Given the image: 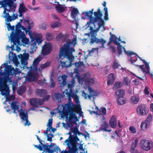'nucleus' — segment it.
<instances>
[{"label":"nucleus","mask_w":153,"mask_h":153,"mask_svg":"<svg viewBox=\"0 0 153 153\" xmlns=\"http://www.w3.org/2000/svg\"><path fill=\"white\" fill-rule=\"evenodd\" d=\"M77 43V39L76 37L72 39H68L67 40L66 43L63 45V47L60 49L59 54V58L63 59L66 58L68 60L69 64L67 65L66 63L68 61H60V64L62 67L68 68L72 65V61L74 59V57L72 53L75 51V49L73 47H70V46L72 45L75 47Z\"/></svg>","instance_id":"1"},{"label":"nucleus","mask_w":153,"mask_h":153,"mask_svg":"<svg viewBox=\"0 0 153 153\" xmlns=\"http://www.w3.org/2000/svg\"><path fill=\"white\" fill-rule=\"evenodd\" d=\"M58 112L61 115L62 118H65L69 120L70 123L72 125L76 123L74 119L78 120L77 116L74 112L77 113L81 111V108L79 105H76L73 106V104L71 102H69L67 103L59 105Z\"/></svg>","instance_id":"2"},{"label":"nucleus","mask_w":153,"mask_h":153,"mask_svg":"<svg viewBox=\"0 0 153 153\" xmlns=\"http://www.w3.org/2000/svg\"><path fill=\"white\" fill-rule=\"evenodd\" d=\"M3 67H5L3 73L0 71V91L2 95L6 96L9 94L10 90L7 83L11 82L9 78L10 75H13L14 68L10 65H8L7 63H4Z\"/></svg>","instance_id":"3"},{"label":"nucleus","mask_w":153,"mask_h":153,"mask_svg":"<svg viewBox=\"0 0 153 153\" xmlns=\"http://www.w3.org/2000/svg\"><path fill=\"white\" fill-rule=\"evenodd\" d=\"M24 22L26 23L28 25L27 27H24L21 24L20 22L18 23L16 26L15 32L14 33L15 42L14 44L16 45L19 43L21 39H24L25 38V35L23 32L19 29L22 28L26 32H30L31 28L34 26V23L33 20L29 17L25 18L24 20Z\"/></svg>","instance_id":"4"},{"label":"nucleus","mask_w":153,"mask_h":153,"mask_svg":"<svg viewBox=\"0 0 153 153\" xmlns=\"http://www.w3.org/2000/svg\"><path fill=\"white\" fill-rule=\"evenodd\" d=\"M93 9H92L89 11L85 12V18L89 19V21L87 23L88 27H90L91 23L94 24L97 22L98 19L101 18L102 16V13L100 8L98 9L97 12L93 13Z\"/></svg>","instance_id":"5"},{"label":"nucleus","mask_w":153,"mask_h":153,"mask_svg":"<svg viewBox=\"0 0 153 153\" xmlns=\"http://www.w3.org/2000/svg\"><path fill=\"white\" fill-rule=\"evenodd\" d=\"M68 134L70 135L69 137L65 140V142L68 143V146L70 153H76L78 150L77 147L76 142L79 141V139L77 135L73 136L70 132H69Z\"/></svg>","instance_id":"6"},{"label":"nucleus","mask_w":153,"mask_h":153,"mask_svg":"<svg viewBox=\"0 0 153 153\" xmlns=\"http://www.w3.org/2000/svg\"><path fill=\"white\" fill-rule=\"evenodd\" d=\"M89 27L90 31V33L87 34L89 37L91 35L89 39L90 44H101L102 46H103L105 44L106 41L102 38L99 39L96 37L97 32L98 30V28L94 30L91 27Z\"/></svg>","instance_id":"7"},{"label":"nucleus","mask_w":153,"mask_h":153,"mask_svg":"<svg viewBox=\"0 0 153 153\" xmlns=\"http://www.w3.org/2000/svg\"><path fill=\"white\" fill-rule=\"evenodd\" d=\"M91 76L90 74L87 73L83 75V76L81 77L79 79V81H81V83L85 81V84L87 85L89 87L90 85H93L94 82L95 81L92 78H89Z\"/></svg>","instance_id":"8"},{"label":"nucleus","mask_w":153,"mask_h":153,"mask_svg":"<svg viewBox=\"0 0 153 153\" xmlns=\"http://www.w3.org/2000/svg\"><path fill=\"white\" fill-rule=\"evenodd\" d=\"M141 148L145 151H148L152 147V142L147 140H143L140 141Z\"/></svg>","instance_id":"9"},{"label":"nucleus","mask_w":153,"mask_h":153,"mask_svg":"<svg viewBox=\"0 0 153 153\" xmlns=\"http://www.w3.org/2000/svg\"><path fill=\"white\" fill-rule=\"evenodd\" d=\"M53 146L52 144H51L50 145H49L48 143L47 144H44L43 145L44 151L46 152H48V153H53L54 152H58V151L59 152L61 151L60 148L58 146H55L53 149H51V148Z\"/></svg>","instance_id":"10"},{"label":"nucleus","mask_w":153,"mask_h":153,"mask_svg":"<svg viewBox=\"0 0 153 153\" xmlns=\"http://www.w3.org/2000/svg\"><path fill=\"white\" fill-rule=\"evenodd\" d=\"M38 73L34 71H30L27 73L26 79L28 81H36L38 79Z\"/></svg>","instance_id":"11"},{"label":"nucleus","mask_w":153,"mask_h":153,"mask_svg":"<svg viewBox=\"0 0 153 153\" xmlns=\"http://www.w3.org/2000/svg\"><path fill=\"white\" fill-rule=\"evenodd\" d=\"M148 110L147 107L144 104H141L138 105L137 109V112L138 114L141 115H145L148 113Z\"/></svg>","instance_id":"12"},{"label":"nucleus","mask_w":153,"mask_h":153,"mask_svg":"<svg viewBox=\"0 0 153 153\" xmlns=\"http://www.w3.org/2000/svg\"><path fill=\"white\" fill-rule=\"evenodd\" d=\"M68 83L67 85L68 88L69 89V92L68 91V89H66L65 91H64L63 94H65V95L67 96H70L71 94L73 93H72V88L74 86L75 81L74 78H72L71 80L68 82Z\"/></svg>","instance_id":"13"},{"label":"nucleus","mask_w":153,"mask_h":153,"mask_svg":"<svg viewBox=\"0 0 153 153\" xmlns=\"http://www.w3.org/2000/svg\"><path fill=\"white\" fill-rule=\"evenodd\" d=\"M52 50V47L50 43L45 44L42 48V54L44 56L47 55L51 52Z\"/></svg>","instance_id":"14"},{"label":"nucleus","mask_w":153,"mask_h":153,"mask_svg":"<svg viewBox=\"0 0 153 153\" xmlns=\"http://www.w3.org/2000/svg\"><path fill=\"white\" fill-rule=\"evenodd\" d=\"M13 4V0H4L2 1H0V5H1V7H3L4 9L3 13H5L6 11L7 6L10 7Z\"/></svg>","instance_id":"15"},{"label":"nucleus","mask_w":153,"mask_h":153,"mask_svg":"<svg viewBox=\"0 0 153 153\" xmlns=\"http://www.w3.org/2000/svg\"><path fill=\"white\" fill-rule=\"evenodd\" d=\"M7 25L8 30L9 31L10 30H12V32L10 34V39L11 42H13L14 44V42H15V36H14L15 33L14 32L15 26H11L10 22L7 23Z\"/></svg>","instance_id":"16"},{"label":"nucleus","mask_w":153,"mask_h":153,"mask_svg":"<svg viewBox=\"0 0 153 153\" xmlns=\"http://www.w3.org/2000/svg\"><path fill=\"white\" fill-rule=\"evenodd\" d=\"M138 142V139H136L134 141L132 142L130 150V152L131 153H143L141 151L139 152L138 150L136 149Z\"/></svg>","instance_id":"17"},{"label":"nucleus","mask_w":153,"mask_h":153,"mask_svg":"<svg viewBox=\"0 0 153 153\" xmlns=\"http://www.w3.org/2000/svg\"><path fill=\"white\" fill-rule=\"evenodd\" d=\"M116 77L113 73H110L108 76L107 85H112L114 82Z\"/></svg>","instance_id":"18"},{"label":"nucleus","mask_w":153,"mask_h":153,"mask_svg":"<svg viewBox=\"0 0 153 153\" xmlns=\"http://www.w3.org/2000/svg\"><path fill=\"white\" fill-rule=\"evenodd\" d=\"M39 36V38H36V39L33 38L31 39L32 43L33 44L31 45H33V47L34 48L35 46L36 45V43H37L39 45L40 44L42 41V40L41 39V38L42 37V35L40 34H38Z\"/></svg>","instance_id":"19"},{"label":"nucleus","mask_w":153,"mask_h":153,"mask_svg":"<svg viewBox=\"0 0 153 153\" xmlns=\"http://www.w3.org/2000/svg\"><path fill=\"white\" fill-rule=\"evenodd\" d=\"M16 101H13L11 103V107L12 110H13V113L17 114V112L19 111V105L17 104Z\"/></svg>","instance_id":"20"},{"label":"nucleus","mask_w":153,"mask_h":153,"mask_svg":"<svg viewBox=\"0 0 153 153\" xmlns=\"http://www.w3.org/2000/svg\"><path fill=\"white\" fill-rule=\"evenodd\" d=\"M19 116L21 119L22 120V121H24L25 119L28 118L27 112L25 111L24 110H22V108L20 109Z\"/></svg>","instance_id":"21"},{"label":"nucleus","mask_w":153,"mask_h":153,"mask_svg":"<svg viewBox=\"0 0 153 153\" xmlns=\"http://www.w3.org/2000/svg\"><path fill=\"white\" fill-rule=\"evenodd\" d=\"M115 45H117V51L118 54L119 56L122 54L123 50L125 52L126 51L125 48L123 47V46L120 45V43L115 42Z\"/></svg>","instance_id":"22"},{"label":"nucleus","mask_w":153,"mask_h":153,"mask_svg":"<svg viewBox=\"0 0 153 153\" xmlns=\"http://www.w3.org/2000/svg\"><path fill=\"white\" fill-rule=\"evenodd\" d=\"M67 77L68 76L65 74H64L62 76L61 78L62 81L59 83L60 84L59 85L60 87H61L62 88L63 87H64L65 86L67 85Z\"/></svg>","instance_id":"23"},{"label":"nucleus","mask_w":153,"mask_h":153,"mask_svg":"<svg viewBox=\"0 0 153 153\" xmlns=\"http://www.w3.org/2000/svg\"><path fill=\"white\" fill-rule=\"evenodd\" d=\"M36 92V95L40 97H44L47 94V91L43 89H37Z\"/></svg>","instance_id":"24"},{"label":"nucleus","mask_w":153,"mask_h":153,"mask_svg":"<svg viewBox=\"0 0 153 153\" xmlns=\"http://www.w3.org/2000/svg\"><path fill=\"white\" fill-rule=\"evenodd\" d=\"M126 101V100L124 97H117V102L119 105H123L125 104Z\"/></svg>","instance_id":"25"},{"label":"nucleus","mask_w":153,"mask_h":153,"mask_svg":"<svg viewBox=\"0 0 153 153\" xmlns=\"http://www.w3.org/2000/svg\"><path fill=\"white\" fill-rule=\"evenodd\" d=\"M42 59V58L41 57L39 56L37 58L35 59L33 62V66L34 68L35 69L36 71H37L38 68H37V65L40 62Z\"/></svg>","instance_id":"26"},{"label":"nucleus","mask_w":153,"mask_h":153,"mask_svg":"<svg viewBox=\"0 0 153 153\" xmlns=\"http://www.w3.org/2000/svg\"><path fill=\"white\" fill-rule=\"evenodd\" d=\"M26 90V88L24 85L21 86L17 90V93L18 95H21L23 94Z\"/></svg>","instance_id":"27"},{"label":"nucleus","mask_w":153,"mask_h":153,"mask_svg":"<svg viewBox=\"0 0 153 153\" xmlns=\"http://www.w3.org/2000/svg\"><path fill=\"white\" fill-rule=\"evenodd\" d=\"M117 124V123L116 119L114 116H112L110 120L109 125L112 128H114L116 127Z\"/></svg>","instance_id":"28"},{"label":"nucleus","mask_w":153,"mask_h":153,"mask_svg":"<svg viewBox=\"0 0 153 153\" xmlns=\"http://www.w3.org/2000/svg\"><path fill=\"white\" fill-rule=\"evenodd\" d=\"M140 99L139 97L137 96H132L130 99V102L133 104H136L138 102Z\"/></svg>","instance_id":"29"},{"label":"nucleus","mask_w":153,"mask_h":153,"mask_svg":"<svg viewBox=\"0 0 153 153\" xmlns=\"http://www.w3.org/2000/svg\"><path fill=\"white\" fill-rule=\"evenodd\" d=\"M88 90L90 93V94L88 96L89 99H90L92 97H94L97 96V92L94 91L91 87H89Z\"/></svg>","instance_id":"30"},{"label":"nucleus","mask_w":153,"mask_h":153,"mask_svg":"<svg viewBox=\"0 0 153 153\" xmlns=\"http://www.w3.org/2000/svg\"><path fill=\"white\" fill-rule=\"evenodd\" d=\"M4 14V15L3 16V18H5V21L7 22H11L13 20V18L12 17L10 16L9 14L8 13H6V11L5 13H3Z\"/></svg>","instance_id":"31"},{"label":"nucleus","mask_w":153,"mask_h":153,"mask_svg":"<svg viewBox=\"0 0 153 153\" xmlns=\"http://www.w3.org/2000/svg\"><path fill=\"white\" fill-rule=\"evenodd\" d=\"M115 94L117 97H123L125 95V91L124 90L118 89L116 91Z\"/></svg>","instance_id":"32"},{"label":"nucleus","mask_w":153,"mask_h":153,"mask_svg":"<svg viewBox=\"0 0 153 153\" xmlns=\"http://www.w3.org/2000/svg\"><path fill=\"white\" fill-rule=\"evenodd\" d=\"M59 5L55 6V9L59 13H63L65 10V8L62 5L59 4L58 2H57Z\"/></svg>","instance_id":"33"},{"label":"nucleus","mask_w":153,"mask_h":153,"mask_svg":"<svg viewBox=\"0 0 153 153\" xmlns=\"http://www.w3.org/2000/svg\"><path fill=\"white\" fill-rule=\"evenodd\" d=\"M108 127V123L105 121L103 122L102 124L101 125V128L102 130H103L105 131H108L110 132L111 130H107V128Z\"/></svg>","instance_id":"34"},{"label":"nucleus","mask_w":153,"mask_h":153,"mask_svg":"<svg viewBox=\"0 0 153 153\" xmlns=\"http://www.w3.org/2000/svg\"><path fill=\"white\" fill-rule=\"evenodd\" d=\"M150 124L145 121L141 123L140 126V128L143 130H146L149 127Z\"/></svg>","instance_id":"35"},{"label":"nucleus","mask_w":153,"mask_h":153,"mask_svg":"<svg viewBox=\"0 0 153 153\" xmlns=\"http://www.w3.org/2000/svg\"><path fill=\"white\" fill-rule=\"evenodd\" d=\"M54 96L56 101L58 102H61L62 99L63 98V96L62 94L59 93H56L54 94Z\"/></svg>","instance_id":"36"},{"label":"nucleus","mask_w":153,"mask_h":153,"mask_svg":"<svg viewBox=\"0 0 153 153\" xmlns=\"http://www.w3.org/2000/svg\"><path fill=\"white\" fill-rule=\"evenodd\" d=\"M78 13V9L77 8H74L71 11V16L73 18L75 19Z\"/></svg>","instance_id":"37"},{"label":"nucleus","mask_w":153,"mask_h":153,"mask_svg":"<svg viewBox=\"0 0 153 153\" xmlns=\"http://www.w3.org/2000/svg\"><path fill=\"white\" fill-rule=\"evenodd\" d=\"M69 97H73L76 103L78 104L79 103V97L76 94L73 93L71 94V95Z\"/></svg>","instance_id":"38"},{"label":"nucleus","mask_w":153,"mask_h":153,"mask_svg":"<svg viewBox=\"0 0 153 153\" xmlns=\"http://www.w3.org/2000/svg\"><path fill=\"white\" fill-rule=\"evenodd\" d=\"M111 35V37L109 39L110 41L111 42H113L115 44V42H117V38L114 34H112L111 33H110Z\"/></svg>","instance_id":"39"},{"label":"nucleus","mask_w":153,"mask_h":153,"mask_svg":"<svg viewBox=\"0 0 153 153\" xmlns=\"http://www.w3.org/2000/svg\"><path fill=\"white\" fill-rule=\"evenodd\" d=\"M61 25V24L60 23L58 22L54 21L51 23V26L52 28H54L57 27H59Z\"/></svg>","instance_id":"40"},{"label":"nucleus","mask_w":153,"mask_h":153,"mask_svg":"<svg viewBox=\"0 0 153 153\" xmlns=\"http://www.w3.org/2000/svg\"><path fill=\"white\" fill-rule=\"evenodd\" d=\"M27 10V9L25 7L24 3H22L20 4L19 11L25 12Z\"/></svg>","instance_id":"41"},{"label":"nucleus","mask_w":153,"mask_h":153,"mask_svg":"<svg viewBox=\"0 0 153 153\" xmlns=\"http://www.w3.org/2000/svg\"><path fill=\"white\" fill-rule=\"evenodd\" d=\"M122 85V84L121 82H116L113 86V88L116 89L119 88H120Z\"/></svg>","instance_id":"42"},{"label":"nucleus","mask_w":153,"mask_h":153,"mask_svg":"<svg viewBox=\"0 0 153 153\" xmlns=\"http://www.w3.org/2000/svg\"><path fill=\"white\" fill-rule=\"evenodd\" d=\"M36 102V98H34L30 99L29 101L30 104L33 106H37Z\"/></svg>","instance_id":"43"},{"label":"nucleus","mask_w":153,"mask_h":153,"mask_svg":"<svg viewBox=\"0 0 153 153\" xmlns=\"http://www.w3.org/2000/svg\"><path fill=\"white\" fill-rule=\"evenodd\" d=\"M120 66V65L118 63L117 61L115 60L112 65V67L113 69H116L118 68L119 66Z\"/></svg>","instance_id":"44"},{"label":"nucleus","mask_w":153,"mask_h":153,"mask_svg":"<svg viewBox=\"0 0 153 153\" xmlns=\"http://www.w3.org/2000/svg\"><path fill=\"white\" fill-rule=\"evenodd\" d=\"M98 20H99L100 21L98 23L99 27H104L105 22L102 18L98 19Z\"/></svg>","instance_id":"45"},{"label":"nucleus","mask_w":153,"mask_h":153,"mask_svg":"<svg viewBox=\"0 0 153 153\" xmlns=\"http://www.w3.org/2000/svg\"><path fill=\"white\" fill-rule=\"evenodd\" d=\"M51 64V62H47L41 65H40L41 68L42 69H44L45 68H46L48 67Z\"/></svg>","instance_id":"46"},{"label":"nucleus","mask_w":153,"mask_h":153,"mask_svg":"<svg viewBox=\"0 0 153 153\" xmlns=\"http://www.w3.org/2000/svg\"><path fill=\"white\" fill-rule=\"evenodd\" d=\"M103 10L105 11V16H104V19L105 20V21H107L108 19V8L107 7H104Z\"/></svg>","instance_id":"47"},{"label":"nucleus","mask_w":153,"mask_h":153,"mask_svg":"<svg viewBox=\"0 0 153 153\" xmlns=\"http://www.w3.org/2000/svg\"><path fill=\"white\" fill-rule=\"evenodd\" d=\"M123 83L124 85L127 86L130 85V81L127 76H126L124 77L123 81Z\"/></svg>","instance_id":"48"},{"label":"nucleus","mask_w":153,"mask_h":153,"mask_svg":"<svg viewBox=\"0 0 153 153\" xmlns=\"http://www.w3.org/2000/svg\"><path fill=\"white\" fill-rule=\"evenodd\" d=\"M36 102L37 106L42 105L44 103L43 100L39 98H36Z\"/></svg>","instance_id":"49"},{"label":"nucleus","mask_w":153,"mask_h":153,"mask_svg":"<svg viewBox=\"0 0 153 153\" xmlns=\"http://www.w3.org/2000/svg\"><path fill=\"white\" fill-rule=\"evenodd\" d=\"M40 28L43 30H46L48 27V25L46 22H44L39 26Z\"/></svg>","instance_id":"50"},{"label":"nucleus","mask_w":153,"mask_h":153,"mask_svg":"<svg viewBox=\"0 0 153 153\" xmlns=\"http://www.w3.org/2000/svg\"><path fill=\"white\" fill-rule=\"evenodd\" d=\"M72 131L74 133L75 135H77V134L80 135L82 134V133L79 131L77 128L76 127H75L74 128Z\"/></svg>","instance_id":"51"},{"label":"nucleus","mask_w":153,"mask_h":153,"mask_svg":"<svg viewBox=\"0 0 153 153\" xmlns=\"http://www.w3.org/2000/svg\"><path fill=\"white\" fill-rule=\"evenodd\" d=\"M9 95H10V94L9 95H7L6 96H5L6 97V101H10V100H14L15 99V95H13L7 97Z\"/></svg>","instance_id":"52"},{"label":"nucleus","mask_w":153,"mask_h":153,"mask_svg":"<svg viewBox=\"0 0 153 153\" xmlns=\"http://www.w3.org/2000/svg\"><path fill=\"white\" fill-rule=\"evenodd\" d=\"M137 55L136 54L133 57L132 56H131L130 61L131 62V63L133 64V63L136 62L137 60Z\"/></svg>","instance_id":"53"},{"label":"nucleus","mask_w":153,"mask_h":153,"mask_svg":"<svg viewBox=\"0 0 153 153\" xmlns=\"http://www.w3.org/2000/svg\"><path fill=\"white\" fill-rule=\"evenodd\" d=\"M152 115L150 114H149L146 119L145 121L146 123H149V124L150 125V122L152 121Z\"/></svg>","instance_id":"54"},{"label":"nucleus","mask_w":153,"mask_h":153,"mask_svg":"<svg viewBox=\"0 0 153 153\" xmlns=\"http://www.w3.org/2000/svg\"><path fill=\"white\" fill-rule=\"evenodd\" d=\"M13 5V4L12 5ZM9 7V9H7V8L6 11H8V13L10 12L11 11H12V12H14L15 11V9L16 7V6L15 5H14L13 6V5H12L11 7Z\"/></svg>","instance_id":"55"},{"label":"nucleus","mask_w":153,"mask_h":153,"mask_svg":"<svg viewBox=\"0 0 153 153\" xmlns=\"http://www.w3.org/2000/svg\"><path fill=\"white\" fill-rule=\"evenodd\" d=\"M46 38L47 40L49 41L52 39V34L51 33H47L46 35Z\"/></svg>","instance_id":"56"},{"label":"nucleus","mask_w":153,"mask_h":153,"mask_svg":"<svg viewBox=\"0 0 153 153\" xmlns=\"http://www.w3.org/2000/svg\"><path fill=\"white\" fill-rule=\"evenodd\" d=\"M83 64V62L81 61H79L78 62H76L75 63V65L76 68L80 67Z\"/></svg>","instance_id":"57"},{"label":"nucleus","mask_w":153,"mask_h":153,"mask_svg":"<svg viewBox=\"0 0 153 153\" xmlns=\"http://www.w3.org/2000/svg\"><path fill=\"white\" fill-rule=\"evenodd\" d=\"M44 144L42 143V144H41V145H39L38 146L37 145H34V146L37 149H39L40 151H44L43 147V145Z\"/></svg>","instance_id":"58"},{"label":"nucleus","mask_w":153,"mask_h":153,"mask_svg":"<svg viewBox=\"0 0 153 153\" xmlns=\"http://www.w3.org/2000/svg\"><path fill=\"white\" fill-rule=\"evenodd\" d=\"M129 130L132 133H134L136 131V128L133 126H130L129 128Z\"/></svg>","instance_id":"59"},{"label":"nucleus","mask_w":153,"mask_h":153,"mask_svg":"<svg viewBox=\"0 0 153 153\" xmlns=\"http://www.w3.org/2000/svg\"><path fill=\"white\" fill-rule=\"evenodd\" d=\"M101 110L100 111L101 114L105 115L106 114V109L104 107H102L101 108Z\"/></svg>","instance_id":"60"},{"label":"nucleus","mask_w":153,"mask_h":153,"mask_svg":"<svg viewBox=\"0 0 153 153\" xmlns=\"http://www.w3.org/2000/svg\"><path fill=\"white\" fill-rule=\"evenodd\" d=\"M145 66L146 69L147 70L146 71V73L147 74H148L149 73V63L147 62L145 64Z\"/></svg>","instance_id":"61"},{"label":"nucleus","mask_w":153,"mask_h":153,"mask_svg":"<svg viewBox=\"0 0 153 153\" xmlns=\"http://www.w3.org/2000/svg\"><path fill=\"white\" fill-rule=\"evenodd\" d=\"M63 36V35L62 33H60L56 36V39L57 40H59L61 39L62 38Z\"/></svg>","instance_id":"62"},{"label":"nucleus","mask_w":153,"mask_h":153,"mask_svg":"<svg viewBox=\"0 0 153 153\" xmlns=\"http://www.w3.org/2000/svg\"><path fill=\"white\" fill-rule=\"evenodd\" d=\"M125 52L129 56H131V55H136V53H135L134 52H133L129 51H126Z\"/></svg>","instance_id":"63"},{"label":"nucleus","mask_w":153,"mask_h":153,"mask_svg":"<svg viewBox=\"0 0 153 153\" xmlns=\"http://www.w3.org/2000/svg\"><path fill=\"white\" fill-rule=\"evenodd\" d=\"M52 82L50 85V88H54L55 86L56 83L55 82L53 81V79H51Z\"/></svg>","instance_id":"64"}]
</instances>
